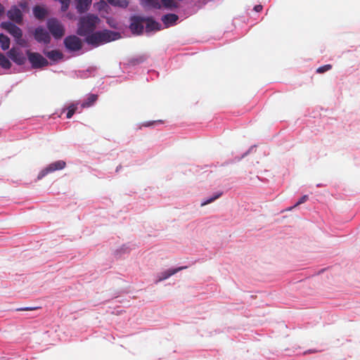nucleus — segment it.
Returning <instances> with one entry per match:
<instances>
[{"label":"nucleus","instance_id":"nucleus-1","mask_svg":"<svg viewBox=\"0 0 360 360\" xmlns=\"http://www.w3.org/2000/svg\"><path fill=\"white\" fill-rule=\"evenodd\" d=\"M33 38L39 44L49 48L51 37L56 40H60L65 32V27L60 21L56 18H50L46 20V27L38 25L30 30Z\"/></svg>","mask_w":360,"mask_h":360},{"label":"nucleus","instance_id":"nucleus-2","mask_svg":"<svg viewBox=\"0 0 360 360\" xmlns=\"http://www.w3.org/2000/svg\"><path fill=\"white\" fill-rule=\"evenodd\" d=\"M90 107V94H87L86 95V98L83 102L76 101L70 103V105H65L60 110V114L53 113L52 115V117L55 119L57 117H60L61 115L66 112L65 117L67 119H70L72 117L73 115L76 112L80 113L82 111V109L87 108Z\"/></svg>","mask_w":360,"mask_h":360},{"label":"nucleus","instance_id":"nucleus-3","mask_svg":"<svg viewBox=\"0 0 360 360\" xmlns=\"http://www.w3.org/2000/svg\"><path fill=\"white\" fill-rule=\"evenodd\" d=\"M120 37L118 32L103 30L93 32L91 31V46H98L100 45L116 40Z\"/></svg>","mask_w":360,"mask_h":360},{"label":"nucleus","instance_id":"nucleus-4","mask_svg":"<svg viewBox=\"0 0 360 360\" xmlns=\"http://www.w3.org/2000/svg\"><path fill=\"white\" fill-rule=\"evenodd\" d=\"M77 34L84 37V42L90 46V13L78 16Z\"/></svg>","mask_w":360,"mask_h":360},{"label":"nucleus","instance_id":"nucleus-5","mask_svg":"<svg viewBox=\"0 0 360 360\" xmlns=\"http://www.w3.org/2000/svg\"><path fill=\"white\" fill-rule=\"evenodd\" d=\"M25 53L27 56V60L32 68H42L49 65V61L47 59L39 53L32 52L30 50H26Z\"/></svg>","mask_w":360,"mask_h":360},{"label":"nucleus","instance_id":"nucleus-6","mask_svg":"<svg viewBox=\"0 0 360 360\" xmlns=\"http://www.w3.org/2000/svg\"><path fill=\"white\" fill-rule=\"evenodd\" d=\"M66 166V162L64 160H59L55 162H53L44 167L37 175V180H41L44 177H45L47 174L54 172L56 171H59L63 169Z\"/></svg>","mask_w":360,"mask_h":360},{"label":"nucleus","instance_id":"nucleus-7","mask_svg":"<svg viewBox=\"0 0 360 360\" xmlns=\"http://www.w3.org/2000/svg\"><path fill=\"white\" fill-rule=\"evenodd\" d=\"M63 44L68 53H75L82 49V43L79 39L73 34L68 35L63 39Z\"/></svg>","mask_w":360,"mask_h":360},{"label":"nucleus","instance_id":"nucleus-8","mask_svg":"<svg viewBox=\"0 0 360 360\" xmlns=\"http://www.w3.org/2000/svg\"><path fill=\"white\" fill-rule=\"evenodd\" d=\"M1 27L13 36L16 41L22 37V30L13 22L10 20L3 21L1 22Z\"/></svg>","mask_w":360,"mask_h":360},{"label":"nucleus","instance_id":"nucleus-9","mask_svg":"<svg viewBox=\"0 0 360 360\" xmlns=\"http://www.w3.org/2000/svg\"><path fill=\"white\" fill-rule=\"evenodd\" d=\"M7 56L18 65H22L27 60V56H25L19 48L14 46L6 53Z\"/></svg>","mask_w":360,"mask_h":360},{"label":"nucleus","instance_id":"nucleus-10","mask_svg":"<svg viewBox=\"0 0 360 360\" xmlns=\"http://www.w3.org/2000/svg\"><path fill=\"white\" fill-rule=\"evenodd\" d=\"M143 5L148 8H157L160 9L161 8V4L159 2V0H143ZM162 5L164 7L167 8H174L177 7V4L174 2L173 0H161Z\"/></svg>","mask_w":360,"mask_h":360},{"label":"nucleus","instance_id":"nucleus-11","mask_svg":"<svg viewBox=\"0 0 360 360\" xmlns=\"http://www.w3.org/2000/svg\"><path fill=\"white\" fill-rule=\"evenodd\" d=\"M43 54L50 60L49 65H56L63 58V54L57 50H48L46 47L42 50Z\"/></svg>","mask_w":360,"mask_h":360},{"label":"nucleus","instance_id":"nucleus-12","mask_svg":"<svg viewBox=\"0 0 360 360\" xmlns=\"http://www.w3.org/2000/svg\"><path fill=\"white\" fill-rule=\"evenodd\" d=\"M72 6L77 10L78 16H82L85 13H90V0H73Z\"/></svg>","mask_w":360,"mask_h":360},{"label":"nucleus","instance_id":"nucleus-13","mask_svg":"<svg viewBox=\"0 0 360 360\" xmlns=\"http://www.w3.org/2000/svg\"><path fill=\"white\" fill-rule=\"evenodd\" d=\"M145 18L134 17L131 19L130 29L134 34H141L144 28Z\"/></svg>","mask_w":360,"mask_h":360},{"label":"nucleus","instance_id":"nucleus-14","mask_svg":"<svg viewBox=\"0 0 360 360\" xmlns=\"http://www.w3.org/2000/svg\"><path fill=\"white\" fill-rule=\"evenodd\" d=\"M146 31L147 32L158 31L161 29V25L151 18H145Z\"/></svg>","mask_w":360,"mask_h":360},{"label":"nucleus","instance_id":"nucleus-15","mask_svg":"<svg viewBox=\"0 0 360 360\" xmlns=\"http://www.w3.org/2000/svg\"><path fill=\"white\" fill-rule=\"evenodd\" d=\"M186 268H187V266H180L178 268L170 269L167 271H165L160 274L158 281H164V280L168 278L169 277H170L171 276H172V275L176 274L177 272H179L183 269H185Z\"/></svg>","mask_w":360,"mask_h":360},{"label":"nucleus","instance_id":"nucleus-16","mask_svg":"<svg viewBox=\"0 0 360 360\" xmlns=\"http://www.w3.org/2000/svg\"><path fill=\"white\" fill-rule=\"evenodd\" d=\"M47 11L44 5L42 6H34L32 7V14L34 18L40 19L45 17Z\"/></svg>","mask_w":360,"mask_h":360},{"label":"nucleus","instance_id":"nucleus-17","mask_svg":"<svg viewBox=\"0 0 360 360\" xmlns=\"http://www.w3.org/2000/svg\"><path fill=\"white\" fill-rule=\"evenodd\" d=\"M178 19V15L174 13L166 14L162 17V21L167 27L174 24Z\"/></svg>","mask_w":360,"mask_h":360},{"label":"nucleus","instance_id":"nucleus-18","mask_svg":"<svg viewBox=\"0 0 360 360\" xmlns=\"http://www.w3.org/2000/svg\"><path fill=\"white\" fill-rule=\"evenodd\" d=\"M7 15L11 19H19L22 17V14L17 5H13L7 11Z\"/></svg>","mask_w":360,"mask_h":360},{"label":"nucleus","instance_id":"nucleus-19","mask_svg":"<svg viewBox=\"0 0 360 360\" xmlns=\"http://www.w3.org/2000/svg\"><path fill=\"white\" fill-rule=\"evenodd\" d=\"M11 39L4 33H0V47L3 51H7L10 48Z\"/></svg>","mask_w":360,"mask_h":360},{"label":"nucleus","instance_id":"nucleus-20","mask_svg":"<svg viewBox=\"0 0 360 360\" xmlns=\"http://www.w3.org/2000/svg\"><path fill=\"white\" fill-rule=\"evenodd\" d=\"M0 66L6 70L10 69L11 67L10 58L5 56L2 53H0Z\"/></svg>","mask_w":360,"mask_h":360},{"label":"nucleus","instance_id":"nucleus-21","mask_svg":"<svg viewBox=\"0 0 360 360\" xmlns=\"http://www.w3.org/2000/svg\"><path fill=\"white\" fill-rule=\"evenodd\" d=\"M108 3L112 6L126 8L129 5L127 0H107Z\"/></svg>","mask_w":360,"mask_h":360},{"label":"nucleus","instance_id":"nucleus-22","mask_svg":"<svg viewBox=\"0 0 360 360\" xmlns=\"http://www.w3.org/2000/svg\"><path fill=\"white\" fill-rule=\"evenodd\" d=\"M18 8L20 11V13L22 15L23 13H29L30 11V6L27 1H22L18 5Z\"/></svg>","mask_w":360,"mask_h":360},{"label":"nucleus","instance_id":"nucleus-23","mask_svg":"<svg viewBox=\"0 0 360 360\" xmlns=\"http://www.w3.org/2000/svg\"><path fill=\"white\" fill-rule=\"evenodd\" d=\"M222 195V193H216L214 196L208 198L207 200H206L205 201L202 202L201 203V206H205L207 204H210L212 202H214L215 200L218 199L221 195Z\"/></svg>","mask_w":360,"mask_h":360},{"label":"nucleus","instance_id":"nucleus-24","mask_svg":"<svg viewBox=\"0 0 360 360\" xmlns=\"http://www.w3.org/2000/svg\"><path fill=\"white\" fill-rule=\"evenodd\" d=\"M59 3L60 4L61 11H66L69 8L70 0H62Z\"/></svg>","mask_w":360,"mask_h":360},{"label":"nucleus","instance_id":"nucleus-25","mask_svg":"<svg viewBox=\"0 0 360 360\" xmlns=\"http://www.w3.org/2000/svg\"><path fill=\"white\" fill-rule=\"evenodd\" d=\"M331 68H332V65H330V64L325 65L321 66L319 68H317L316 72L317 73H320V74L321 73H323V72H325L326 71L330 70Z\"/></svg>","mask_w":360,"mask_h":360},{"label":"nucleus","instance_id":"nucleus-26","mask_svg":"<svg viewBox=\"0 0 360 360\" xmlns=\"http://www.w3.org/2000/svg\"><path fill=\"white\" fill-rule=\"evenodd\" d=\"M97 8L100 11L101 10H105L106 8L108 7L107 3L105 1H101L100 2H98L96 6Z\"/></svg>","mask_w":360,"mask_h":360},{"label":"nucleus","instance_id":"nucleus-27","mask_svg":"<svg viewBox=\"0 0 360 360\" xmlns=\"http://www.w3.org/2000/svg\"><path fill=\"white\" fill-rule=\"evenodd\" d=\"M309 197L307 195H303L298 201L293 206V207H295L304 202H305L308 200Z\"/></svg>","mask_w":360,"mask_h":360},{"label":"nucleus","instance_id":"nucleus-28","mask_svg":"<svg viewBox=\"0 0 360 360\" xmlns=\"http://www.w3.org/2000/svg\"><path fill=\"white\" fill-rule=\"evenodd\" d=\"M39 309L37 307H21L18 308L16 310L17 311H32Z\"/></svg>","mask_w":360,"mask_h":360},{"label":"nucleus","instance_id":"nucleus-29","mask_svg":"<svg viewBox=\"0 0 360 360\" xmlns=\"http://www.w3.org/2000/svg\"><path fill=\"white\" fill-rule=\"evenodd\" d=\"M66 17L69 20H76L77 19V16H76L75 13H74L73 12H71V11H68L66 13Z\"/></svg>","mask_w":360,"mask_h":360},{"label":"nucleus","instance_id":"nucleus-30","mask_svg":"<svg viewBox=\"0 0 360 360\" xmlns=\"http://www.w3.org/2000/svg\"><path fill=\"white\" fill-rule=\"evenodd\" d=\"M98 20V18L96 15L91 14V31H93V27Z\"/></svg>","mask_w":360,"mask_h":360},{"label":"nucleus","instance_id":"nucleus-31","mask_svg":"<svg viewBox=\"0 0 360 360\" xmlns=\"http://www.w3.org/2000/svg\"><path fill=\"white\" fill-rule=\"evenodd\" d=\"M254 10L257 12H259L262 10V6L261 5H257L255 6Z\"/></svg>","mask_w":360,"mask_h":360},{"label":"nucleus","instance_id":"nucleus-32","mask_svg":"<svg viewBox=\"0 0 360 360\" xmlns=\"http://www.w3.org/2000/svg\"><path fill=\"white\" fill-rule=\"evenodd\" d=\"M98 96L96 94H91V104L97 100Z\"/></svg>","mask_w":360,"mask_h":360},{"label":"nucleus","instance_id":"nucleus-33","mask_svg":"<svg viewBox=\"0 0 360 360\" xmlns=\"http://www.w3.org/2000/svg\"><path fill=\"white\" fill-rule=\"evenodd\" d=\"M4 9V6L0 4V15L2 14Z\"/></svg>","mask_w":360,"mask_h":360},{"label":"nucleus","instance_id":"nucleus-34","mask_svg":"<svg viewBox=\"0 0 360 360\" xmlns=\"http://www.w3.org/2000/svg\"><path fill=\"white\" fill-rule=\"evenodd\" d=\"M86 72H90V67L86 69Z\"/></svg>","mask_w":360,"mask_h":360},{"label":"nucleus","instance_id":"nucleus-35","mask_svg":"<svg viewBox=\"0 0 360 360\" xmlns=\"http://www.w3.org/2000/svg\"><path fill=\"white\" fill-rule=\"evenodd\" d=\"M155 122H162L161 120L155 121Z\"/></svg>","mask_w":360,"mask_h":360}]
</instances>
